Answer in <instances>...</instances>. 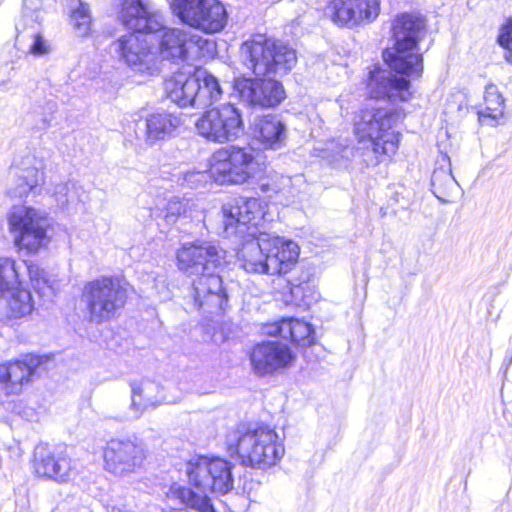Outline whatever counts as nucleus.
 I'll list each match as a JSON object with an SVG mask.
<instances>
[{
  "label": "nucleus",
  "mask_w": 512,
  "mask_h": 512,
  "mask_svg": "<svg viewBox=\"0 0 512 512\" xmlns=\"http://www.w3.org/2000/svg\"><path fill=\"white\" fill-rule=\"evenodd\" d=\"M242 64L257 77L239 85L240 97L253 106L274 107L285 99L281 82L272 77L288 74L297 63L295 49L288 43L256 34L244 41L239 50Z\"/></svg>",
  "instance_id": "1"
},
{
  "label": "nucleus",
  "mask_w": 512,
  "mask_h": 512,
  "mask_svg": "<svg viewBox=\"0 0 512 512\" xmlns=\"http://www.w3.org/2000/svg\"><path fill=\"white\" fill-rule=\"evenodd\" d=\"M399 115L391 109L366 107L354 118L358 139L355 157L366 166H376L396 154L400 134L393 127Z\"/></svg>",
  "instance_id": "2"
},
{
  "label": "nucleus",
  "mask_w": 512,
  "mask_h": 512,
  "mask_svg": "<svg viewBox=\"0 0 512 512\" xmlns=\"http://www.w3.org/2000/svg\"><path fill=\"white\" fill-rule=\"evenodd\" d=\"M247 240L237 253L241 267L248 273L287 274L299 256L296 242L268 233Z\"/></svg>",
  "instance_id": "3"
},
{
  "label": "nucleus",
  "mask_w": 512,
  "mask_h": 512,
  "mask_svg": "<svg viewBox=\"0 0 512 512\" xmlns=\"http://www.w3.org/2000/svg\"><path fill=\"white\" fill-rule=\"evenodd\" d=\"M394 46L383 51V59L390 69L411 78L423 72V59L418 42L425 36L424 18L415 13L398 15L392 24Z\"/></svg>",
  "instance_id": "4"
},
{
  "label": "nucleus",
  "mask_w": 512,
  "mask_h": 512,
  "mask_svg": "<svg viewBox=\"0 0 512 512\" xmlns=\"http://www.w3.org/2000/svg\"><path fill=\"white\" fill-rule=\"evenodd\" d=\"M227 445L242 465L257 469L276 465L285 453L278 434L268 426L238 427L228 436Z\"/></svg>",
  "instance_id": "5"
},
{
  "label": "nucleus",
  "mask_w": 512,
  "mask_h": 512,
  "mask_svg": "<svg viewBox=\"0 0 512 512\" xmlns=\"http://www.w3.org/2000/svg\"><path fill=\"white\" fill-rule=\"evenodd\" d=\"M127 298L128 293L124 281L113 276H101L87 282L81 294V302L85 305L87 319L95 324L115 318L124 308Z\"/></svg>",
  "instance_id": "6"
},
{
  "label": "nucleus",
  "mask_w": 512,
  "mask_h": 512,
  "mask_svg": "<svg viewBox=\"0 0 512 512\" xmlns=\"http://www.w3.org/2000/svg\"><path fill=\"white\" fill-rule=\"evenodd\" d=\"M9 232L19 249L35 253L48 243L47 213L25 205H14L7 213Z\"/></svg>",
  "instance_id": "7"
},
{
  "label": "nucleus",
  "mask_w": 512,
  "mask_h": 512,
  "mask_svg": "<svg viewBox=\"0 0 512 512\" xmlns=\"http://www.w3.org/2000/svg\"><path fill=\"white\" fill-rule=\"evenodd\" d=\"M259 163L250 146L230 145L212 154L210 172L221 184H243L258 171Z\"/></svg>",
  "instance_id": "8"
},
{
  "label": "nucleus",
  "mask_w": 512,
  "mask_h": 512,
  "mask_svg": "<svg viewBox=\"0 0 512 512\" xmlns=\"http://www.w3.org/2000/svg\"><path fill=\"white\" fill-rule=\"evenodd\" d=\"M147 456L145 444L137 437L113 438L103 449L104 469L115 477H128L144 467Z\"/></svg>",
  "instance_id": "9"
},
{
  "label": "nucleus",
  "mask_w": 512,
  "mask_h": 512,
  "mask_svg": "<svg viewBox=\"0 0 512 512\" xmlns=\"http://www.w3.org/2000/svg\"><path fill=\"white\" fill-rule=\"evenodd\" d=\"M171 8L181 22L207 34L222 31L228 21L219 0H173Z\"/></svg>",
  "instance_id": "10"
},
{
  "label": "nucleus",
  "mask_w": 512,
  "mask_h": 512,
  "mask_svg": "<svg viewBox=\"0 0 512 512\" xmlns=\"http://www.w3.org/2000/svg\"><path fill=\"white\" fill-rule=\"evenodd\" d=\"M195 126L199 135L216 143L234 140L244 133L242 113L230 103L207 110Z\"/></svg>",
  "instance_id": "11"
},
{
  "label": "nucleus",
  "mask_w": 512,
  "mask_h": 512,
  "mask_svg": "<svg viewBox=\"0 0 512 512\" xmlns=\"http://www.w3.org/2000/svg\"><path fill=\"white\" fill-rule=\"evenodd\" d=\"M187 473L190 483L201 492L226 494L233 488L231 465L223 459L199 457L189 462Z\"/></svg>",
  "instance_id": "12"
},
{
  "label": "nucleus",
  "mask_w": 512,
  "mask_h": 512,
  "mask_svg": "<svg viewBox=\"0 0 512 512\" xmlns=\"http://www.w3.org/2000/svg\"><path fill=\"white\" fill-rule=\"evenodd\" d=\"M225 259V251L213 241L184 243L177 252L178 268L188 276L214 272Z\"/></svg>",
  "instance_id": "13"
},
{
  "label": "nucleus",
  "mask_w": 512,
  "mask_h": 512,
  "mask_svg": "<svg viewBox=\"0 0 512 512\" xmlns=\"http://www.w3.org/2000/svg\"><path fill=\"white\" fill-rule=\"evenodd\" d=\"M34 473L41 478L66 483L74 476V467L64 445L39 444L34 449Z\"/></svg>",
  "instance_id": "14"
},
{
  "label": "nucleus",
  "mask_w": 512,
  "mask_h": 512,
  "mask_svg": "<svg viewBox=\"0 0 512 512\" xmlns=\"http://www.w3.org/2000/svg\"><path fill=\"white\" fill-rule=\"evenodd\" d=\"M188 297L193 308L203 314H217L228 307V294L222 278L215 271L196 276Z\"/></svg>",
  "instance_id": "15"
},
{
  "label": "nucleus",
  "mask_w": 512,
  "mask_h": 512,
  "mask_svg": "<svg viewBox=\"0 0 512 512\" xmlns=\"http://www.w3.org/2000/svg\"><path fill=\"white\" fill-rule=\"evenodd\" d=\"M147 33L133 31L122 35L111 44V52L135 71H151L155 67L156 56Z\"/></svg>",
  "instance_id": "16"
},
{
  "label": "nucleus",
  "mask_w": 512,
  "mask_h": 512,
  "mask_svg": "<svg viewBox=\"0 0 512 512\" xmlns=\"http://www.w3.org/2000/svg\"><path fill=\"white\" fill-rule=\"evenodd\" d=\"M324 13L334 24L352 28L376 19L380 0H330Z\"/></svg>",
  "instance_id": "17"
},
{
  "label": "nucleus",
  "mask_w": 512,
  "mask_h": 512,
  "mask_svg": "<svg viewBox=\"0 0 512 512\" xmlns=\"http://www.w3.org/2000/svg\"><path fill=\"white\" fill-rule=\"evenodd\" d=\"M295 361L290 348L279 341H267L257 344L250 353L253 372L258 376L272 375L289 368Z\"/></svg>",
  "instance_id": "18"
},
{
  "label": "nucleus",
  "mask_w": 512,
  "mask_h": 512,
  "mask_svg": "<svg viewBox=\"0 0 512 512\" xmlns=\"http://www.w3.org/2000/svg\"><path fill=\"white\" fill-rule=\"evenodd\" d=\"M119 19L136 32H159L164 29L162 15L149 0H121Z\"/></svg>",
  "instance_id": "19"
},
{
  "label": "nucleus",
  "mask_w": 512,
  "mask_h": 512,
  "mask_svg": "<svg viewBox=\"0 0 512 512\" xmlns=\"http://www.w3.org/2000/svg\"><path fill=\"white\" fill-rule=\"evenodd\" d=\"M41 364L36 355H26L22 360L0 365V396L18 395L23 386L32 381Z\"/></svg>",
  "instance_id": "20"
},
{
  "label": "nucleus",
  "mask_w": 512,
  "mask_h": 512,
  "mask_svg": "<svg viewBox=\"0 0 512 512\" xmlns=\"http://www.w3.org/2000/svg\"><path fill=\"white\" fill-rule=\"evenodd\" d=\"M393 69H376L370 73L367 84L368 94L373 99H388L390 102L407 101L410 97V82L404 77H397Z\"/></svg>",
  "instance_id": "21"
},
{
  "label": "nucleus",
  "mask_w": 512,
  "mask_h": 512,
  "mask_svg": "<svg viewBox=\"0 0 512 512\" xmlns=\"http://www.w3.org/2000/svg\"><path fill=\"white\" fill-rule=\"evenodd\" d=\"M164 90L167 97L179 107L197 108V91L199 83L196 77V68L180 70L165 80Z\"/></svg>",
  "instance_id": "22"
},
{
  "label": "nucleus",
  "mask_w": 512,
  "mask_h": 512,
  "mask_svg": "<svg viewBox=\"0 0 512 512\" xmlns=\"http://www.w3.org/2000/svg\"><path fill=\"white\" fill-rule=\"evenodd\" d=\"M206 42L202 37L182 29H164L159 41V51L164 59L184 60L192 46L202 47Z\"/></svg>",
  "instance_id": "23"
},
{
  "label": "nucleus",
  "mask_w": 512,
  "mask_h": 512,
  "mask_svg": "<svg viewBox=\"0 0 512 512\" xmlns=\"http://www.w3.org/2000/svg\"><path fill=\"white\" fill-rule=\"evenodd\" d=\"M250 129L253 137L266 148L279 149L287 138L286 124L276 114L255 116Z\"/></svg>",
  "instance_id": "24"
},
{
  "label": "nucleus",
  "mask_w": 512,
  "mask_h": 512,
  "mask_svg": "<svg viewBox=\"0 0 512 512\" xmlns=\"http://www.w3.org/2000/svg\"><path fill=\"white\" fill-rule=\"evenodd\" d=\"M130 387V409L133 411L135 418H139L149 409L158 407L165 400L161 386L154 381L148 379L133 381Z\"/></svg>",
  "instance_id": "25"
},
{
  "label": "nucleus",
  "mask_w": 512,
  "mask_h": 512,
  "mask_svg": "<svg viewBox=\"0 0 512 512\" xmlns=\"http://www.w3.org/2000/svg\"><path fill=\"white\" fill-rule=\"evenodd\" d=\"M180 125V117L173 113L166 111L153 113L148 115L145 119L144 128H138V136L143 139L145 143L151 145L173 135Z\"/></svg>",
  "instance_id": "26"
},
{
  "label": "nucleus",
  "mask_w": 512,
  "mask_h": 512,
  "mask_svg": "<svg viewBox=\"0 0 512 512\" xmlns=\"http://www.w3.org/2000/svg\"><path fill=\"white\" fill-rule=\"evenodd\" d=\"M264 332L270 336L290 339L292 342L301 346L310 345L314 341V330L312 326L298 319H282L279 322L268 324Z\"/></svg>",
  "instance_id": "27"
},
{
  "label": "nucleus",
  "mask_w": 512,
  "mask_h": 512,
  "mask_svg": "<svg viewBox=\"0 0 512 512\" xmlns=\"http://www.w3.org/2000/svg\"><path fill=\"white\" fill-rule=\"evenodd\" d=\"M34 310V301L30 291L13 288L0 296V321L28 316Z\"/></svg>",
  "instance_id": "28"
},
{
  "label": "nucleus",
  "mask_w": 512,
  "mask_h": 512,
  "mask_svg": "<svg viewBox=\"0 0 512 512\" xmlns=\"http://www.w3.org/2000/svg\"><path fill=\"white\" fill-rule=\"evenodd\" d=\"M264 206L262 201L258 198H235L229 202L223 204L222 213H240L241 209H246L248 216H244L246 223H250L252 231H249V237H256L259 233H262L259 227L264 222Z\"/></svg>",
  "instance_id": "29"
},
{
  "label": "nucleus",
  "mask_w": 512,
  "mask_h": 512,
  "mask_svg": "<svg viewBox=\"0 0 512 512\" xmlns=\"http://www.w3.org/2000/svg\"><path fill=\"white\" fill-rule=\"evenodd\" d=\"M197 82L199 91H197V109L212 105L219 101L223 95V87L219 80L206 69L196 68Z\"/></svg>",
  "instance_id": "30"
},
{
  "label": "nucleus",
  "mask_w": 512,
  "mask_h": 512,
  "mask_svg": "<svg viewBox=\"0 0 512 512\" xmlns=\"http://www.w3.org/2000/svg\"><path fill=\"white\" fill-rule=\"evenodd\" d=\"M21 266L12 258H0V296L20 285Z\"/></svg>",
  "instance_id": "31"
},
{
  "label": "nucleus",
  "mask_w": 512,
  "mask_h": 512,
  "mask_svg": "<svg viewBox=\"0 0 512 512\" xmlns=\"http://www.w3.org/2000/svg\"><path fill=\"white\" fill-rule=\"evenodd\" d=\"M456 181L450 169L437 168L431 177L433 194L442 202H447V197L456 185Z\"/></svg>",
  "instance_id": "32"
},
{
  "label": "nucleus",
  "mask_w": 512,
  "mask_h": 512,
  "mask_svg": "<svg viewBox=\"0 0 512 512\" xmlns=\"http://www.w3.org/2000/svg\"><path fill=\"white\" fill-rule=\"evenodd\" d=\"M485 107L480 112L481 117H489L494 120L503 116L504 99L494 84H488L484 93Z\"/></svg>",
  "instance_id": "33"
},
{
  "label": "nucleus",
  "mask_w": 512,
  "mask_h": 512,
  "mask_svg": "<svg viewBox=\"0 0 512 512\" xmlns=\"http://www.w3.org/2000/svg\"><path fill=\"white\" fill-rule=\"evenodd\" d=\"M206 493L207 492H202V494L196 493L190 488L185 487L178 488L176 491L177 497L185 506L195 509L198 512H215Z\"/></svg>",
  "instance_id": "34"
},
{
  "label": "nucleus",
  "mask_w": 512,
  "mask_h": 512,
  "mask_svg": "<svg viewBox=\"0 0 512 512\" xmlns=\"http://www.w3.org/2000/svg\"><path fill=\"white\" fill-rule=\"evenodd\" d=\"M19 177L22 181L20 184V196H23L30 191H34L38 186L44 183V171L42 167H27L22 170Z\"/></svg>",
  "instance_id": "35"
},
{
  "label": "nucleus",
  "mask_w": 512,
  "mask_h": 512,
  "mask_svg": "<svg viewBox=\"0 0 512 512\" xmlns=\"http://www.w3.org/2000/svg\"><path fill=\"white\" fill-rule=\"evenodd\" d=\"M91 23L92 17L89 6L79 1L78 7L72 11L71 24L78 35L86 36L90 32Z\"/></svg>",
  "instance_id": "36"
},
{
  "label": "nucleus",
  "mask_w": 512,
  "mask_h": 512,
  "mask_svg": "<svg viewBox=\"0 0 512 512\" xmlns=\"http://www.w3.org/2000/svg\"><path fill=\"white\" fill-rule=\"evenodd\" d=\"M18 264L21 266V268H26L30 280L36 290H43V293H46V290L51 293L53 292V284L51 280L49 279L47 273L37 264H27L26 262Z\"/></svg>",
  "instance_id": "37"
},
{
  "label": "nucleus",
  "mask_w": 512,
  "mask_h": 512,
  "mask_svg": "<svg viewBox=\"0 0 512 512\" xmlns=\"http://www.w3.org/2000/svg\"><path fill=\"white\" fill-rule=\"evenodd\" d=\"M244 216H248L246 209H241V214L232 213L230 215L229 213H223L225 231L227 233L247 234L249 236V231H252V226L250 223H246Z\"/></svg>",
  "instance_id": "38"
},
{
  "label": "nucleus",
  "mask_w": 512,
  "mask_h": 512,
  "mask_svg": "<svg viewBox=\"0 0 512 512\" xmlns=\"http://www.w3.org/2000/svg\"><path fill=\"white\" fill-rule=\"evenodd\" d=\"M497 43L506 50L505 60L512 64V17L508 18L499 28Z\"/></svg>",
  "instance_id": "39"
},
{
  "label": "nucleus",
  "mask_w": 512,
  "mask_h": 512,
  "mask_svg": "<svg viewBox=\"0 0 512 512\" xmlns=\"http://www.w3.org/2000/svg\"><path fill=\"white\" fill-rule=\"evenodd\" d=\"M291 178L284 175L275 174L261 183V190L266 193H281L290 187Z\"/></svg>",
  "instance_id": "40"
},
{
  "label": "nucleus",
  "mask_w": 512,
  "mask_h": 512,
  "mask_svg": "<svg viewBox=\"0 0 512 512\" xmlns=\"http://www.w3.org/2000/svg\"><path fill=\"white\" fill-rule=\"evenodd\" d=\"M189 205V200L186 198H171L166 205L165 219L169 223H173L176 219L186 213V208Z\"/></svg>",
  "instance_id": "41"
},
{
  "label": "nucleus",
  "mask_w": 512,
  "mask_h": 512,
  "mask_svg": "<svg viewBox=\"0 0 512 512\" xmlns=\"http://www.w3.org/2000/svg\"><path fill=\"white\" fill-rule=\"evenodd\" d=\"M74 188L75 183L71 181L55 185L53 195L56 201L61 205L67 204L71 200V191Z\"/></svg>",
  "instance_id": "42"
},
{
  "label": "nucleus",
  "mask_w": 512,
  "mask_h": 512,
  "mask_svg": "<svg viewBox=\"0 0 512 512\" xmlns=\"http://www.w3.org/2000/svg\"><path fill=\"white\" fill-rule=\"evenodd\" d=\"M32 43L29 45V52L33 55L41 56L49 51V46L40 33L31 34Z\"/></svg>",
  "instance_id": "43"
},
{
  "label": "nucleus",
  "mask_w": 512,
  "mask_h": 512,
  "mask_svg": "<svg viewBox=\"0 0 512 512\" xmlns=\"http://www.w3.org/2000/svg\"><path fill=\"white\" fill-rule=\"evenodd\" d=\"M207 175L204 172L188 171L184 174V181L189 185L196 186L198 182L206 181Z\"/></svg>",
  "instance_id": "44"
},
{
  "label": "nucleus",
  "mask_w": 512,
  "mask_h": 512,
  "mask_svg": "<svg viewBox=\"0 0 512 512\" xmlns=\"http://www.w3.org/2000/svg\"><path fill=\"white\" fill-rule=\"evenodd\" d=\"M108 512H130L127 505L118 498H112L107 504Z\"/></svg>",
  "instance_id": "45"
},
{
  "label": "nucleus",
  "mask_w": 512,
  "mask_h": 512,
  "mask_svg": "<svg viewBox=\"0 0 512 512\" xmlns=\"http://www.w3.org/2000/svg\"><path fill=\"white\" fill-rule=\"evenodd\" d=\"M51 123H52V117H43L42 120H41V124L39 126L40 129H47L51 126Z\"/></svg>",
  "instance_id": "46"
},
{
  "label": "nucleus",
  "mask_w": 512,
  "mask_h": 512,
  "mask_svg": "<svg viewBox=\"0 0 512 512\" xmlns=\"http://www.w3.org/2000/svg\"><path fill=\"white\" fill-rule=\"evenodd\" d=\"M23 37H24V36H22L21 34H18V35H17V37H16V42H17L18 44H20V43H21V40H22V38H23Z\"/></svg>",
  "instance_id": "47"
}]
</instances>
